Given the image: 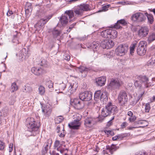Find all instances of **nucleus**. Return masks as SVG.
Masks as SVG:
<instances>
[{
	"mask_svg": "<svg viewBox=\"0 0 155 155\" xmlns=\"http://www.w3.org/2000/svg\"><path fill=\"white\" fill-rule=\"evenodd\" d=\"M134 125L137 126V127H144L148 125V122L146 120H139L135 122L134 123Z\"/></svg>",
	"mask_w": 155,
	"mask_h": 155,
	"instance_id": "23",
	"label": "nucleus"
},
{
	"mask_svg": "<svg viewBox=\"0 0 155 155\" xmlns=\"http://www.w3.org/2000/svg\"><path fill=\"white\" fill-rule=\"evenodd\" d=\"M5 146V143L2 141L0 140V150H3Z\"/></svg>",
	"mask_w": 155,
	"mask_h": 155,
	"instance_id": "50",
	"label": "nucleus"
},
{
	"mask_svg": "<svg viewBox=\"0 0 155 155\" xmlns=\"http://www.w3.org/2000/svg\"><path fill=\"white\" fill-rule=\"evenodd\" d=\"M118 148V147L113 144L112 145L110 146H106L107 152H109L111 154H112L113 152Z\"/></svg>",
	"mask_w": 155,
	"mask_h": 155,
	"instance_id": "24",
	"label": "nucleus"
},
{
	"mask_svg": "<svg viewBox=\"0 0 155 155\" xmlns=\"http://www.w3.org/2000/svg\"><path fill=\"white\" fill-rule=\"evenodd\" d=\"M96 81L97 84L98 86H101L105 84L106 78L105 76H103L97 78L96 79Z\"/></svg>",
	"mask_w": 155,
	"mask_h": 155,
	"instance_id": "22",
	"label": "nucleus"
},
{
	"mask_svg": "<svg viewBox=\"0 0 155 155\" xmlns=\"http://www.w3.org/2000/svg\"><path fill=\"white\" fill-rule=\"evenodd\" d=\"M103 133H104L105 134L109 135H110L111 136H113L114 135V133L113 131L110 130H105L103 131L102 132Z\"/></svg>",
	"mask_w": 155,
	"mask_h": 155,
	"instance_id": "42",
	"label": "nucleus"
},
{
	"mask_svg": "<svg viewBox=\"0 0 155 155\" xmlns=\"http://www.w3.org/2000/svg\"><path fill=\"white\" fill-rule=\"evenodd\" d=\"M71 104L74 106L75 108L77 109H81L84 107L83 102L81 101V99L75 98L72 102Z\"/></svg>",
	"mask_w": 155,
	"mask_h": 155,
	"instance_id": "12",
	"label": "nucleus"
},
{
	"mask_svg": "<svg viewBox=\"0 0 155 155\" xmlns=\"http://www.w3.org/2000/svg\"><path fill=\"white\" fill-rule=\"evenodd\" d=\"M52 143V140L51 139H48L45 142L42 150V153L43 155L45 154L47 152L48 149H50Z\"/></svg>",
	"mask_w": 155,
	"mask_h": 155,
	"instance_id": "15",
	"label": "nucleus"
},
{
	"mask_svg": "<svg viewBox=\"0 0 155 155\" xmlns=\"http://www.w3.org/2000/svg\"><path fill=\"white\" fill-rule=\"evenodd\" d=\"M74 13L72 10H68L66 11L64 14V15L62 16L60 19V21L59 22V24H61L62 26H65L68 22V16L70 20L74 17Z\"/></svg>",
	"mask_w": 155,
	"mask_h": 155,
	"instance_id": "3",
	"label": "nucleus"
},
{
	"mask_svg": "<svg viewBox=\"0 0 155 155\" xmlns=\"http://www.w3.org/2000/svg\"><path fill=\"white\" fill-rule=\"evenodd\" d=\"M155 40V33H150L147 39V41L148 43H151Z\"/></svg>",
	"mask_w": 155,
	"mask_h": 155,
	"instance_id": "31",
	"label": "nucleus"
},
{
	"mask_svg": "<svg viewBox=\"0 0 155 155\" xmlns=\"http://www.w3.org/2000/svg\"><path fill=\"white\" fill-rule=\"evenodd\" d=\"M145 107V111L146 112H148L150 109V106L149 104L147 103L146 104Z\"/></svg>",
	"mask_w": 155,
	"mask_h": 155,
	"instance_id": "49",
	"label": "nucleus"
},
{
	"mask_svg": "<svg viewBox=\"0 0 155 155\" xmlns=\"http://www.w3.org/2000/svg\"><path fill=\"white\" fill-rule=\"evenodd\" d=\"M137 79L134 82V85L137 87L140 88L142 87L143 84L140 80L138 79V76L137 77Z\"/></svg>",
	"mask_w": 155,
	"mask_h": 155,
	"instance_id": "36",
	"label": "nucleus"
},
{
	"mask_svg": "<svg viewBox=\"0 0 155 155\" xmlns=\"http://www.w3.org/2000/svg\"><path fill=\"white\" fill-rule=\"evenodd\" d=\"M114 45V42L110 40H107V49H109L112 48Z\"/></svg>",
	"mask_w": 155,
	"mask_h": 155,
	"instance_id": "35",
	"label": "nucleus"
},
{
	"mask_svg": "<svg viewBox=\"0 0 155 155\" xmlns=\"http://www.w3.org/2000/svg\"><path fill=\"white\" fill-rule=\"evenodd\" d=\"M56 131L58 133V135L59 136H65L66 134L64 130L63 126L62 125H58L57 126Z\"/></svg>",
	"mask_w": 155,
	"mask_h": 155,
	"instance_id": "21",
	"label": "nucleus"
},
{
	"mask_svg": "<svg viewBox=\"0 0 155 155\" xmlns=\"http://www.w3.org/2000/svg\"><path fill=\"white\" fill-rule=\"evenodd\" d=\"M64 118L62 116H59L57 117L54 119L55 122L56 124H58L62 122Z\"/></svg>",
	"mask_w": 155,
	"mask_h": 155,
	"instance_id": "39",
	"label": "nucleus"
},
{
	"mask_svg": "<svg viewBox=\"0 0 155 155\" xmlns=\"http://www.w3.org/2000/svg\"><path fill=\"white\" fill-rule=\"evenodd\" d=\"M66 87V85L63 83L60 84L59 86V90H64Z\"/></svg>",
	"mask_w": 155,
	"mask_h": 155,
	"instance_id": "51",
	"label": "nucleus"
},
{
	"mask_svg": "<svg viewBox=\"0 0 155 155\" xmlns=\"http://www.w3.org/2000/svg\"><path fill=\"white\" fill-rule=\"evenodd\" d=\"M78 87V83L75 81H72L70 83V86L68 88V92L71 94H73L76 91Z\"/></svg>",
	"mask_w": 155,
	"mask_h": 155,
	"instance_id": "16",
	"label": "nucleus"
},
{
	"mask_svg": "<svg viewBox=\"0 0 155 155\" xmlns=\"http://www.w3.org/2000/svg\"><path fill=\"white\" fill-rule=\"evenodd\" d=\"M114 117H113L110 120V121H109L107 124V126L108 127L110 126L112 124V120L114 119Z\"/></svg>",
	"mask_w": 155,
	"mask_h": 155,
	"instance_id": "56",
	"label": "nucleus"
},
{
	"mask_svg": "<svg viewBox=\"0 0 155 155\" xmlns=\"http://www.w3.org/2000/svg\"><path fill=\"white\" fill-rule=\"evenodd\" d=\"M70 58V56L68 54H66L65 55V57L64 58V59L67 60L69 61Z\"/></svg>",
	"mask_w": 155,
	"mask_h": 155,
	"instance_id": "55",
	"label": "nucleus"
},
{
	"mask_svg": "<svg viewBox=\"0 0 155 155\" xmlns=\"http://www.w3.org/2000/svg\"><path fill=\"white\" fill-rule=\"evenodd\" d=\"M80 99L83 101H88L90 100L92 97V94L91 92L85 91L79 94Z\"/></svg>",
	"mask_w": 155,
	"mask_h": 155,
	"instance_id": "9",
	"label": "nucleus"
},
{
	"mask_svg": "<svg viewBox=\"0 0 155 155\" xmlns=\"http://www.w3.org/2000/svg\"><path fill=\"white\" fill-rule=\"evenodd\" d=\"M118 100L119 102L121 105L125 104L127 102V94L125 91L120 92L118 96Z\"/></svg>",
	"mask_w": 155,
	"mask_h": 155,
	"instance_id": "8",
	"label": "nucleus"
},
{
	"mask_svg": "<svg viewBox=\"0 0 155 155\" xmlns=\"http://www.w3.org/2000/svg\"><path fill=\"white\" fill-rule=\"evenodd\" d=\"M109 29H106L102 31L101 33V35L103 37L106 38H109L108 36H109Z\"/></svg>",
	"mask_w": 155,
	"mask_h": 155,
	"instance_id": "30",
	"label": "nucleus"
},
{
	"mask_svg": "<svg viewBox=\"0 0 155 155\" xmlns=\"http://www.w3.org/2000/svg\"><path fill=\"white\" fill-rule=\"evenodd\" d=\"M137 128V127L136 126L135 127H127V129L128 130H132L133 129V128Z\"/></svg>",
	"mask_w": 155,
	"mask_h": 155,
	"instance_id": "62",
	"label": "nucleus"
},
{
	"mask_svg": "<svg viewBox=\"0 0 155 155\" xmlns=\"http://www.w3.org/2000/svg\"><path fill=\"white\" fill-rule=\"evenodd\" d=\"M109 32L110 33L108 37L109 38L114 39L116 38L117 35V32L115 30L112 29H109Z\"/></svg>",
	"mask_w": 155,
	"mask_h": 155,
	"instance_id": "26",
	"label": "nucleus"
},
{
	"mask_svg": "<svg viewBox=\"0 0 155 155\" xmlns=\"http://www.w3.org/2000/svg\"><path fill=\"white\" fill-rule=\"evenodd\" d=\"M117 112V107L112 104L110 102H109L102 110L101 115L104 117H105L111 114H114Z\"/></svg>",
	"mask_w": 155,
	"mask_h": 155,
	"instance_id": "1",
	"label": "nucleus"
},
{
	"mask_svg": "<svg viewBox=\"0 0 155 155\" xmlns=\"http://www.w3.org/2000/svg\"><path fill=\"white\" fill-rule=\"evenodd\" d=\"M47 86L49 88H51L53 90L54 83L51 80H49L46 82V84Z\"/></svg>",
	"mask_w": 155,
	"mask_h": 155,
	"instance_id": "40",
	"label": "nucleus"
},
{
	"mask_svg": "<svg viewBox=\"0 0 155 155\" xmlns=\"http://www.w3.org/2000/svg\"><path fill=\"white\" fill-rule=\"evenodd\" d=\"M149 28L147 26L141 27L138 31V34L140 37H144L146 36L148 33Z\"/></svg>",
	"mask_w": 155,
	"mask_h": 155,
	"instance_id": "17",
	"label": "nucleus"
},
{
	"mask_svg": "<svg viewBox=\"0 0 155 155\" xmlns=\"http://www.w3.org/2000/svg\"><path fill=\"white\" fill-rule=\"evenodd\" d=\"M88 70L87 68L84 67H82L80 68V71L82 74H81L82 77H85L86 76Z\"/></svg>",
	"mask_w": 155,
	"mask_h": 155,
	"instance_id": "28",
	"label": "nucleus"
},
{
	"mask_svg": "<svg viewBox=\"0 0 155 155\" xmlns=\"http://www.w3.org/2000/svg\"><path fill=\"white\" fill-rule=\"evenodd\" d=\"M136 119V117L135 116H132V117H130L129 118V120L130 122H134Z\"/></svg>",
	"mask_w": 155,
	"mask_h": 155,
	"instance_id": "54",
	"label": "nucleus"
},
{
	"mask_svg": "<svg viewBox=\"0 0 155 155\" xmlns=\"http://www.w3.org/2000/svg\"><path fill=\"white\" fill-rule=\"evenodd\" d=\"M143 95V94H140V95H139L138 96V97H137V99L136 101V103H137L139 101L140 99V98L142 97Z\"/></svg>",
	"mask_w": 155,
	"mask_h": 155,
	"instance_id": "58",
	"label": "nucleus"
},
{
	"mask_svg": "<svg viewBox=\"0 0 155 155\" xmlns=\"http://www.w3.org/2000/svg\"><path fill=\"white\" fill-rule=\"evenodd\" d=\"M110 6V5H108L102 7V9L98 11V12H101L103 11H106L108 10V8Z\"/></svg>",
	"mask_w": 155,
	"mask_h": 155,
	"instance_id": "45",
	"label": "nucleus"
},
{
	"mask_svg": "<svg viewBox=\"0 0 155 155\" xmlns=\"http://www.w3.org/2000/svg\"><path fill=\"white\" fill-rule=\"evenodd\" d=\"M128 125L127 122H123L120 125V127L121 128L123 129L125 128Z\"/></svg>",
	"mask_w": 155,
	"mask_h": 155,
	"instance_id": "53",
	"label": "nucleus"
},
{
	"mask_svg": "<svg viewBox=\"0 0 155 155\" xmlns=\"http://www.w3.org/2000/svg\"><path fill=\"white\" fill-rule=\"evenodd\" d=\"M79 7L83 12L84 11H88L90 10L88 5L87 4L81 5Z\"/></svg>",
	"mask_w": 155,
	"mask_h": 155,
	"instance_id": "29",
	"label": "nucleus"
},
{
	"mask_svg": "<svg viewBox=\"0 0 155 155\" xmlns=\"http://www.w3.org/2000/svg\"><path fill=\"white\" fill-rule=\"evenodd\" d=\"M18 89V87L16 83L14 82L11 85V91L13 92Z\"/></svg>",
	"mask_w": 155,
	"mask_h": 155,
	"instance_id": "41",
	"label": "nucleus"
},
{
	"mask_svg": "<svg viewBox=\"0 0 155 155\" xmlns=\"http://www.w3.org/2000/svg\"><path fill=\"white\" fill-rule=\"evenodd\" d=\"M76 117L74 121L72 122L70 124H68V126L69 127L73 129L77 130L79 129L80 127L81 123L79 121L82 118V116L81 115L77 114L75 115Z\"/></svg>",
	"mask_w": 155,
	"mask_h": 155,
	"instance_id": "5",
	"label": "nucleus"
},
{
	"mask_svg": "<svg viewBox=\"0 0 155 155\" xmlns=\"http://www.w3.org/2000/svg\"><path fill=\"white\" fill-rule=\"evenodd\" d=\"M145 14L147 17L148 22L151 24H152L153 21V15L148 14L147 12L145 13Z\"/></svg>",
	"mask_w": 155,
	"mask_h": 155,
	"instance_id": "33",
	"label": "nucleus"
},
{
	"mask_svg": "<svg viewBox=\"0 0 155 155\" xmlns=\"http://www.w3.org/2000/svg\"><path fill=\"white\" fill-rule=\"evenodd\" d=\"M135 155H148L147 153L144 151H140L137 152Z\"/></svg>",
	"mask_w": 155,
	"mask_h": 155,
	"instance_id": "52",
	"label": "nucleus"
},
{
	"mask_svg": "<svg viewBox=\"0 0 155 155\" xmlns=\"http://www.w3.org/2000/svg\"><path fill=\"white\" fill-rule=\"evenodd\" d=\"M74 12L76 14L81 15L83 12L82 10H81V9H80L79 7H78V8L74 11Z\"/></svg>",
	"mask_w": 155,
	"mask_h": 155,
	"instance_id": "47",
	"label": "nucleus"
},
{
	"mask_svg": "<svg viewBox=\"0 0 155 155\" xmlns=\"http://www.w3.org/2000/svg\"><path fill=\"white\" fill-rule=\"evenodd\" d=\"M41 64L42 66H44L47 64V61L44 59H43L41 61Z\"/></svg>",
	"mask_w": 155,
	"mask_h": 155,
	"instance_id": "57",
	"label": "nucleus"
},
{
	"mask_svg": "<svg viewBox=\"0 0 155 155\" xmlns=\"http://www.w3.org/2000/svg\"><path fill=\"white\" fill-rule=\"evenodd\" d=\"M69 67H68V68L69 69H70V70H71V69L70 68H72L73 67V66L71 64H70V65H69Z\"/></svg>",
	"mask_w": 155,
	"mask_h": 155,
	"instance_id": "63",
	"label": "nucleus"
},
{
	"mask_svg": "<svg viewBox=\"0 0 155 155\" xmlns=\"http://www.w3.org/2000/svg\"><path fill=\"white\" fill-rule=\"evenodd\" d=\"M39 94L41 95H43L45 92V89L42 85H40L38 88Z\"/></svg>",
	"mask_w": 155,
	"mask_h": 155,
	"instance_id": "38",
	"label": "nucleus"
},
{
	"mask_svg": "<svg viewBox=\"0 0 155 155\" xmlns=\"http://www.w3.org/2000/svg\"><path fill=\"white\" fill-rule=\"evenodd\" d=\"M101 46L103 48L107 49V40L106 39L102 41L101 43Z\"/></svg>",
	"mask_w": 155,
	"mask_h": 155,
	"instance_id": "46",
	"label": "nucleus"
},
{
	"mask_svg": "<svg viewBox=\"0 0 155 155\" xmlns=\"http://www.w3.org/2000/svg\"><path fill=\"white\" fill-rule=\"evenodd\" d=\"M127 115L131 117H132L133 116V112L131 111H129L127 113Z\"/></svg>",
	"mask_w": 155,
	"mask_h": 155,
	"instance_id": "61",
	"label": "nucleus"
},
{
	"mask_svg": "<svg viewBox=\"0 0 155 155\" xmlns=\"http://www.w3.org/2000/svg\"><path fill=\"white\" fill-rule=\"evenodd\" d=\"M138 79L140 80L142 84H144L146 87H148L151 85H153V83H151V82H149L148 78L145 76H138Z\"/></svg>",
	"mask_w": 155,
	"mask_h": 155,
	"instance_id": "14",
	"label": "nucleus"
},
{
	"mask_svg": "<svg viewBox=\"0 0 155 155\" xmlns=\"http://www.w3.org/2000/svg\"><path fill=\"white\" fill-rule=\"evenodd\" d=\"M137 42H138L137 41H134L132 43L131 45L130 48V51L131 54L134 53V48L136 46V45L137 43Z\"/></svg>",
	"mask_w": 155,
	"mask_h": 155,
	"instance_id": "34",
	"label": "nucleus"
},
{
	"mask_svg": "<svg viewBox=\"0 0 155 155\" xmlns=\"http://www.w3.org/2000/svg\"><path fill=\"white\" fill-rule=\"evenodd\" d=\"M124 84L123 82L117 78L112 79L107 86L108 88L112 90L119 89Z\"/></svg>",
	"mask_w": 155,
	"mask_h": 155,
	"instance_id": "4",
	"label": "nucleus"
},
{
	"mask_svg": "<svg viewBox=\"0 0 155 155\" xmlns=\"http://www.w3.org/2000/svg\"><path fill=\"white\" fill-rule=\"evenodd\" d=\"M61 144L60 143V142L58 140H56L54 144V146L55 147H57V150L58 151L60 150L61 153H62L63 152L62 150H60V147Z\"/></svg>",
	"mask_w": 155,
	"mask_h": 155,
	"instance_id": "37",
	"label": "nucleus"
},
{
	"mask_svg": "<svg viewBox=\"0 0 155 155\" xmlns=\"http://www.w3.org/2000/svg\"><path fill=\"white\" fill-rule=\"evenodd\" d=\"M128 50V46L125 45H120L116 49V54L119 56H122L125 54Z\"/></svg>",
	"mask_w": 155,
	"mask_h": 155,
	"instance_id": "7",
	"label": "nucleus"
},
{
	"mask_svg": "<svg viewBox=\"0 0 155 155\" xmlns=\"http://www.w3.org/2000/svg\"><path fill=\"white\" fill-rule=\"evenodd\" d=\"M15 32L16 34L14 35L12 41L13 43H15L16 44H18L19 43V41H18V33L16 32V31H15Z\"/></svg>",
	"mask_w": 155,
	"mask_h": 155,
	"instance_id": "43",
	"label": "nucleus"
},
{
	"mask_svg": "<svg viewBox=\"0 0 155 155\" xmlns=\"http://www.w3.org/2000/svg\"><path fill=\"white\" fill-rule=\"evenodd\" d=\"M127 24V22L124 19L118 20L117 22L114 25H111L110 27L116 29H121L122 26L125 25Z\"/></svg>",
	"mask_w": 155,
	"mask_h": 155,
	"instance_id": "13",
	"label": "nucleus"
},
{
	"mask_svg": "<svg viewBox=\"0 0 155 155\" xmlns=\"http://www.w3.org/2000/svg\"><path fill=\"white\" fill-rule=\"evenodd\" d=\"M146 43L144 41H140L138 44L137 48V52L138 54L140 55H142L145 54L146 50L145 47Z\"/></svg>",
	"mask_w": 155,
	"mask_h": 155,
	"instance_id": "10",
	"label": "nucleus"
},
{
	"mask_svg": "<svg viewBox=\"0 0 155 155\" xmlns=\"http://www.w3.org/2000/svg\"><path fill=\"white\" fill-rule=\"evenodd\" d=\"M103 94L100 90L96 91L94 94V99L95 101H98L103 98Z\"/></svg>",
	"mask_w": 155,
	"mask_h": 155,
	"instance_id": "25",
	"label": "nucleus"
},
{
	"mask_svg": "<svg viewBox=\"0 0 155 155\" xmlns=\"http://www.w3.org/2000/svg\"><path fill=\"white\" fill-rule=\"evenodd\" d=\"M23 92L25 93H31L33 91L32 88L30 86H25L22 89Z\"/></svg>",
	"mask_w": 155,
	"mask_h": 155,
	"instance_id": "32",
	"label": "nucleus"
},
{
	"mask_svg": "<svg viewBox=\"0 0 155 155\" xmlns=\"http://www.w3.org/2000/svg\"><path fill=\"white\" fill-rule=\"evenodd\" d=\"M26 126L29 131H35L40 127V123L35 121L33 118H28L26 120Z\"/></svg>",
	"mask_w": 155,
	"mask_h": 155,
	"instance_id": "2",
	"label": "nucleus"
},
{
	"mask_svg": "<svg viewBox=\"0 0 155 155\" xmlns=\"http://www.w3.org/2000/svg\"><path fill=\"white\" fill-rule=\"evenodd\" d=\"M42 110L44 115L46 117H48L51 113L52 111L51 107L50 105H47L44 107Z\"/></svg>",
	"mask_w": 155,
	"mask_h": 155,
	"instance_id": "19",
	"label": "nucleus"
},
{
	"mask_svg": "<svg viewBox=\"0 0 155 155\" xmlns=\"http://www.w3.org/2000/svg\"><path fill=\"white\" fill-rule=\"evenodd\" d=\"M146 18L145 15L143 13L140 12H137L133 14L131 18V20L133 21L136 22L144 21Z\"/></svg>",
	"mask_w": 155,
	"mask_h": 155,
	"instance_id": "6",
	"label": "nucleus"
},
{
	"mask_svg": "<svg viewBox=\"0 0 155 155\" xmlns=\"http://www.w3.org/2000/svg\"><path fill=\"white\" fill-rule=\"evenodd\" d=\"M13 150V148H12V147H11V148H9V152H11Z\"/></svg>",
	"mask_w": 155,
	"mask_h": 155,
	"instance_id": "64",
	"label": "nucleus"
},
{
	"mask_svg": "<svg viewBox=\"0 0 155 155\" xmlns=\"http://www.w3.org/2000/svg\"><path fill=\"white\" fill-rule=\"evenodd\" d=\"M76 24H73L71 25L69 27V29H70L68 31V32H69L74 27V26Z\"/></svg>",
	"mask_w": 155,
	"mask_h": 155,
	"instance_id": "59",
	"label": "nucleus"
},
{
	"mask_svg": "<svg viewBox=\"0 0 155 155\" xmlns=\"http://www.w3.org/2000/svg\"><path fill=\"white\" fill-rule=\"evenodd\" d=\"M84 125L86 127H91L94 124V119L91 117H87L84 120Z\"/></svg>",
	"mask_w": 155,
	"mask_h": 155,
	"instance_id": "20",
	"label": "nucleus"
},
{
	"mask_svg": "<svg viewBox=\"0 0 155 155\" xmlns=\"http://www.w3.org/2000/svg\"><path fill=\"white\" fill-rule=\"evenodd\" d=\"M51 17V15H49L44 18L40 19L35 25V27L36 28H40L44 26Z\"/></svg>",
	"mask_w": 155,
	"mask_h": 155,
	"instance_id": "11",
	"label": "nucleus"
},
{
	"mask_svg": "<svg viewBox=\"0 0 155 155\" xmlns=\"http://www.w3.org/2000/svg\"><path fill=\"white\" fill-rule=\"evenodd\" d=\"M124 137L123 136H114L112 139L113 140H122Z\"/></svg>",
	"mask_w": 155,
	"mask_h": 155,
	"instance_id": "48",
	"label": "nucleus"
},
{
	"mask_svg": "<svg viewBox=\"0 0 155 155\" xmlns=\"http://www.w3.org/2000/svg\"><path fill=\"white\" fill-rule=\"evenodd\" d=\"M52 32L54 37H56L60 34V31L55 28L54 29Z\"/></svg>",
	"mask_w": 155,
	"mask_h": 155,
	"instance_id": "44",
	"label": "nucleus"
},
{
	"mask_svg": "<svg viewBox=\"0 0 155 155\" xmlns=\"http://www.w3.org/2000/svg\"><path fill=\"white\" fill-rule=\"evenodd\" d=\"M100 46L97 41H94L90 45V48H92L94 51L96 50Z\"/></svg>",
	"mask_w": 155,
	"mask_h": 155,
	"instance_id": "27",
	"label": "nucleus"
},
{
	"mask_svg": "<svg viewBox=\"0 0 155 155\" xmlns=\"http://www.w3.org/2000/svg\"><path fill=\"white\" fill-rule=\"evenodd\" d=\"M13 14V12L12 11H8L7 13V15L8 16H10Z\"/></svg>",
	"mask_w": 155,
	"mask_h": 155,
	"instance_id": "60",
	"label": "nucleus"
},
{
	"mask_svg": "<svg viewBox=\"0 0 155 155\" xmlns=\"http://www.w3.org/2000/svg\"><path fill=\"white\" fill-rule=\"evenodd\" d=\"M31 72L35 75L39 76L43 74L45 72V71L41 68H37L34 67L31 69Z\"/></svg>",
	"mask_w": 155,
	"mask_h": 155,
	"instance_id": "18",
	"label": "nucleus"
}]
</instances>
